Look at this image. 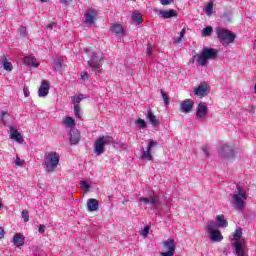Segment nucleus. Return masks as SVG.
Listing matches in <instances>:
<instances>
[{
    "label": "nucleus",
    "mask_w": 256,
    "mask_h": 256,
    "mask_svg": "<svg viewBox=\"0 0 256 256\" xmlns=\"http://www.w3.org/2000/svg\"><path fill=\"white\" fill-rule=\"evenodd\" d=\"M230 204L236 211H243L245 209L246 201L248 199L247 189L241 185H237L236 189L230 194Z\"/></svg>",
    "instance_id": "f257e3e1"
},
{
    "label": "nucleus",
    "mask_w": 256,
    "mask_h": 256,
    "mask_svg": "<svg viewBox=\"0 0 256 256\" xmlns=\"http://www.w3.org/2000/svg\"><path fill=\"white\" fill-rule=\"evenodd\" d=\"M90 60L87 61L88 71L95 73L96 77H100L103 71V61L105 59V54L101 51L89 53Z\"/></svg>",
    "instance_id": "f03ea898"
},
{
    "label": "nucleus",
    "mask_w": 256,
    "mask_h": 256,
    "mask_svg": "<svg viewBox=\"0 0 256 256\" xmlns=\"http://www.w3.org/2000/svg\"><path fill=\"white\" fill-rule=\"evenodd\" d=\"M243 235L242 228H236L235 233L233 234L234 243L232 244V251L236 256H247V246L245 242L239 241Z\"/></svg>",
    "instance_id": "7ed1b4c3"
},
{
    "label": "nucleus",
    "mask_w": 256,
    "mask_h": 256,
    "mask_svg": "<svg viewBox=\"0 0 256 256\" xmlns=\"http://www.w3.org/2000/svg\"><path fill=\"white\" fill-rule=\"evenodd\" d=\"M140 203H146V205H151V209L156 213V215H163V201H161V196L157 194H153L149 198L141 197L139 198Z\"/></svg>",
    "instance_id": "20e7f679"
},
{
    "label": "nucleus",
    "mask_w": 256,
    "mask_h": 256,
    "mask_svg": "<svg viewBox=\"0 0 256 256\" xmlns=\"http://www.w3.org/2000/svg\"><path fill=\"white\" fill-rule=\"evenodd\" d=\"M60 156L57 152H49L44 156V169L47 173H54L59 167Z\"/></svg>",
    "instance_id": "39448f33"
},
{
    "label": "nucleus",
    "mask_w": 256,
    "mask_h": 256,
    "mask_svg": "<svg viewBox=\"0 0 256 256\" xmlns=\"http://www.w3.org/2000/svg\"><path fill=\"white\" fill-rule=\"evenodd\" d=\"M216 35L221 45H223V47H229L231 43H234L236 37L235 33L223 27L216 28Z\"/></svg>",
    "instance_id": "423d86ee"
},
{
    "label": "nucleus",
    "mask_w": 256,
    "mask_h": 256,
    "mask_svg": "<svg viewBox=\"0 0 256 256\" xmlns=\"http://www.w3.org/2000/svg\"><path fill=\"white\" fill-rule=\"evenodd\" d=\"M219 52L215 48H203L202 52L196 59L197 67L207 66L209 59H217Z\"/></svg>",
    "instance_id": "0eeeda50"
},
{
    "label": "nucleus",
    "mask_w": 256,
    "mask_h": 256,
    "mask_svg": "<svg viewBox=\"0 0 256 256\" xmlns=\"http://www.w3.org/2000/svg\"><path fill=\"white\" fill-rule=\"evenodd\" d=\"M113 143V137L101 136L94 143V153L100 156L105 153V145H111Z\"/></svg>",
    "instance_id": "6e6552de"
},
{
    "label": "nucleus",
    "mask_w": 256,
    "mask_h": 256,
    "mask_svg": "<svg viewBox=\"0 0 256 256\" xmlns=\"http://www.w3.org/2000/svg\"><path fill=\"white\" fill-rule=\"evenodd\" d=\"M206 233H208L209 238L214 243H219L220 241H223V235L219 231V228H217V224L213 221L208 222L206 226Z\"/></svg>",
    "instance_id": "1a4fd4ad"
},
{
    "label": "nucleus",
    "mask_w": 256,
    "mask_h": 256,
    "mask_svg": "<svg viewBox=\"0 0 256 256\" xmlns=\"http://www.w3.org/2000/svg\"><path fill=\"white\" fill-rule=\"evenodd\" d=\"M157 145H159V142L155 140H149L146 150L142 148L141 159H146V161H153V155L151 154V149L153 147H157Z\"/></svg>",
    "instance_id": "9d476101"
},
{
    "label": "nucleus",
    "mask_w": 256,
    "mask_h": 256,
    "mask_svg": "<svg viewBox=\"0 0 256 256\" xmlns=\"http://www.w3.org/2000/svg\"><path fill=\"white\" fill-rule=\"evenodd\" d=\"M218 155L221 159H233V157H235V150L233 147L224 144L219 150Z\"/></svg>",
    "instance_id": "9b49d317"
},
{
    "label": "nucleus",
    "mask_w": 256,
    "mask_h": 256,
    "mask_svg": "<svg viewBox=\"0 0 256 256\" xmlns=\"http://www.w3.org/2000/svg\"><path fill=\"white\" fill-rule=\"evenodd\" d=\"M208 113H209V107H207V103L200 102L197 106V111H196L197 119H205Z\"/></svg>",
    "instance_id": "f8f14e48"
},
{
    "label": "nucleus",
    "mask_w": 256,
    "mask_h": 256,
    "mask_svg": "<svg viewBox=\"0 0 256 256\" xmlns=\"http://www.w3.org/2000/svg\"><path fill=\"white\" fill-rule=\"evenodd\" d=\"M111 32L113 33V35L121 39V37H125L126 29L125 27H123V25L119 23H114L112 24Z\"/></svg>",
    "instance_id": "ddd939ff"
},
{
    "label": "nucleus",
    "mask_w": 256,
    "mask_h": 256,
    "mask_svg": "<svg viewBox=\"0 0 256 256\" xmlns=\"http://www.w3.org/2000/svg\"><path fill=\"white\" fill-rule=\"evenodd\" d=\"M207 93H209V86L205 83L200 84L194 90V95H196V97H200V99H203V97H207Z\"/></svg>",
    "instance_id": "4468645a"
},
{
    "label": "nucleus",
    "mask_w": 256,
    "mask_h": 256,
    "mask_svg": "<svg viewBox=\"0 0 256 256\" xmlns=\"http://www.w3.org/2000/svg\"><path fill=\"white\" fill-rule=\"evenodd\" d=\"M193 105H195V102L191 99H186L182 101L180 104L181 113H191V111L193 110Z\"/></svg>",
    "instance_id": "2eb2a0df"
},
{
    "label": "nucleus",
    "mask_w": 256,
    "mask_h": 256,
    "mask_svg": "<svg viewBox=\"0 0 256 256\" xmlns=\"http://www.w3.org/2000/svg\"><path fill=\"white\" fill-rule=\"evenodd\" d=\"M49 89H51V84L49 81L43 80L38 90V96L47 97L49 95Z\"/></svg>",
    "instance_id": "dca6fc26"
},
{
    "label": "nucleus",
    "mask_w": 256,
    "mask_h": 256,
    "mask_svg": "<svg viewBox=\"0 0 256 256\" xmlns=\"http://www.w3.org/2000/svg\"><path fill=\"white\" fill-rule=\"evenodd\" d=\"M97 10L89 9L85 13L86 25H93L97 19Z\"/></svg>",
    "instance_id": "f3484780"
},
{
    "label": "nucleus",
    "mask_w": 256,
    "mask_h": 256,
    "mask_svg": "<svg viewBox=\"0 0 256 256\" xmlns=\"http://www.w3.org/2000/svg\"><path fill=\"white\" fill-rule=\"evenodd\" d=\"M81 141V134L76 128L70 130V145H78Z\"/></svg>",
    "instance_id": "a211bd4d"
},
{
    "label": "nucleus",
    "mask_w": 256,
    "mask_h": 256,
    "mask_svg": "<svg viewBox=\"0 0 256 256\" xmlns=\"http://www.w3.org/2000/svg\"><path fill=\"white\" fill-rule=\"evenodd\" d=\"M10 139H13V141H16V143H23V135L15 129V127L10 126Z\"/></svg>",
    "instance_id": "6ab92c4d"
},
{
    "label": "nucleus",
    "mask_w": 256,
    "mask_h": 256,
    "mask_svg": "<svg viewBox=\"0 0 256 256\" xmlns=\"http://www.w3.org/2000/svg\"><path fill=\"white\" fill-rule=\"evenodd\" d=\"M158 15L161 19H171V17H177V11L170 9V10H160Z\"/></svg>",
    "instance_id": "aec40b11"
},
{
    "label": "nucleus",
    "mask_w": 256,
    "mask_h": 256,
    "mask_svg": "<svg viewBox=\"0 0 256 256\" xmlns=\"http://www.w3.org/2000/svg\"><path fill=\"white\" fill-rule=\"evenodd\" d=\"M86 206H87L88 211H90V212L98 211L99 201L95 198H90L87 200Z\"/></svg>",
    "instance_id": "412c9836"
},
{
    "label": "nucleus",
    "mask_w": 256,
    "mask_h": 256,
    "mask_svg": "<svg viewBox=\"0 0 256 256\" xmlns=\"http://www.w3.org/2000/svg\"><path fill=\"white\" fill-rule=\"evenodd\" d=\"M25 65H28V67H39V62H37V58L33 55L26 56L24 58Z\"/></svg>",
    "instance_id": "4be33fe9"
},
{
    "label": "nucleus",
    "mask_w": 256,
    "mask_h": 256,
    "mask_svg": "<svg viewBox=\"0 0 256 256\" xmlns=\"http://www.w3.org/2000/svg\"><path fill=\"white\" fill-rule=\"evenodd\" d=\"M12 243L15 245V247H23V245H25V237L17 233L14 235Z\"/></svg>",
    "instance_id": "5701e85b"
},
{
    "label": "nucleus",
    "mask_w": 256,
    "mask_h": 256,
    "mask_svg": "<svg viewBox=\"0 0 256 256\" xmlns=\"http://www.w3.org/2000/svg\"><path fill=\"white\" fill-rule=\"evenodd\" d=\"M164 249H166L167 253L175 254V240L168 239L163 243Z\"/></svg>",
    "instance_id": "b1692460"
},
{
    "label": "nucleus",
    "mask_w": 256,
    "mask_h": 256,
    "mask_svg": "<svg viewBox=\"0 0 256 256\" xmlns=\"http://www.w3.org/2000/svg\"><path fill=\"white\" fill-rule=\"evenodd\" d=\"M146 118L148 119L149 123H151L152 127L159 126V120L157 119V116L151 112V110L147 111Z\"/></svg>",
    "instance_id": "393cba45"
},
{
    "label": "nucleus",
    "mask_w": 256,
    "mask_h": 256,
    "mask_svg": "<svg viewBox=\"0 0 256 256\" xmlns=\"http://www.w3.org/2000/svg\"><path fill=\"white\" fill-rule=\"evenodd\" d=\"M215 224L216 229H219V227H227V225H229L224 215H217Z\"/></svg>",
    "instance_id": "a878e982"
},
{
    "label": "nucleus",
    "mask_w": 256,
    "mask_h": 256,
    "mask_svg": "<svg viewBox=\"0 0 256 256\" xmlns=\"http://www.w3.org/2000/svg\"><path fill=\"white\" fill-rule=\"evenodd\" d=\"M63 123L66 127H69L70 129H75V119H73L69 116H66L63 119Z\"/></svg>",
    "instance_id": "bb28decb"
},
{
    "label": "nucleus",
    "mask_w": 256,
    "mask_h": 256,
    "mask_svg": "<svg viewBox=\"0 0 256 256\" xmlns=\"http://www.w3.org/2000/svg\"><path fill=\"white\" fill-rule=\"evenodd\" d=\"M2 67L4 71H7L8 73H11V71H13V64L7 61V58L2 59Z\"/></svg>",
    "instance_id": "cd10ccee"
},
{
    "label": "nucleus",
    "mask_w": 256,
    "mask_h": 256,
    "mask_svg": "<svg viewBox=\"0 0 256 256\" xmlns=\"http://www.w3.org/2000/svg\"><path fill=\"white\" fill-rule=\"evenodd\" d=\"M132 21L138 25H141V23H143V15L139 12H134L132 14Z\"/></svg>",
    "instance_id": "c85d7f7f"
},
{
    "label": "nucleus",
    "mask_w": 256,
    "mask_h": 256,
    "mask_svg": "<svg viewBox=\"0 0 256 256\" xmlns=\"http://www.w3.org/2000/svg\"><path fill=\"white\" fill-rule=\"evenodd\" d=\"M52 67L54 69V71H61V69L63 68V63L61 62L60 59H54L53 63H52Z\"/></svg>",
    "instance_id": "c756f323"
},
{
    "label": "nucleus",
    "mask_w": 256,
    "mask_h": 256,
    "mask_svg": "<svg viewBox=\"0 0 256 256\" xmlns=\"http://www.w3.org/2000/svg\"><path fill=\"white\" fill-rule=\"evenodd\" d=\"M85 99V96L83 94H79L72 97V103L74 106L79 105L83 100Z\"/></svg>",
    "instance_id": "7c9ffc66"
},
{
    "label": "nucleus",
    "mask_w": 256,
    "mask_h": 256,
    "mask_svg": "<svg viewBox=\"0 0 256 256\" xmlns=\"http://www.w3.org/2000/svg\"><path fill=\"white\" fill-rule=\"evenodd\" d=\"M204 11L208 17H211L213 15V2H209L205 7Z\"/></svg>",
    "instance_id": "2f4dec72"
},
{
    "label": "nucleus",
    "mask_w": 256,
    "mask_h": 256,
    "mask_svg": "<svg viewBox=\"0 0 256 256\" xmlns=\"http://www.w3.org/2000/svg\"><path fill=\"white\" fill-rule=\"evenodd\" d=\"M80 187H81V189H83V191H85V193H87L89 191L91 185H89V182H87L85 180H81Z\"/></svg>",
    "instance_id": "473e14b6"
},
{
    "label": "nucleus",
    "mask_w": 256,
    "mask_h": 256,
    "mask_svg": "<svg viewBox=\"0 0 256 256\" xmlns=\"http://www.w3.org/2000/svg\"><path fill=\"white\" fill-rule=\"evenodd\" d=\"M213 33V28L211 26H207L202 30L203 37H209Z\"/></svg>",
    "instance_id": "72a5a7b5"
},
{
    "label": "nucleus",
    "mask_w": 256,
    "mask_h": 256,
    "mask_svg": "<svg viewBox=\"0 0 256 256\" xmlns=\"http://www.w3.org/2000/svg\"><path fill=\"white\" fill-rule=\"evenodd\" d=\"M136 125H138V127L140 129H146L147 128V122H145V120L139 118L136 120Z\"/></svg>",
    "instance_id": "f704fd0d"
},
{
    "label": "nucleus",
    "mask_w": 256,
    "mask_h": 256,
    "mask_svg": "<svg viewBox=\"0 0 256 256\" xmlns=\"http://www.w3.org/2000/svg\"><path fill=\"white\" fill-rule=\"evenodd\" d=\"M0 115H1V117H0V121H2V123L4 124V125H7V117H9V113H7V112H5V111H0Z\"/></svg>",
    "instance_id": "c9c22d12"
},
{
    "label": "nucleus",
    "mask_w": 256,
    "mask_h": 256,
    "mask_svg": "<svg viewBox=\"0 0 256 256\" xmlns=\"http://www.w3.org/2000/svg\"><path fill=\"white\" fill-rule=\"evenodd\" d=\"M74 115L76 119H81V107L79 105L74 106Z\"/></svg>",
    "instance_id": "e433bc0d"
},
{
    "label": "nucleus",
    "mask_w": 256,
    "mask_h": 256,
    "mask_svg": "<svg viewBox=\"0 0 256 256\" xmlns=\"http://www.w3.org/2000/svg\"><path fill=\"white\" fill-rule=\"evenodd\" d=\"M21 217L24 220V223H29V211L23 210L21 213Z\"/></svg>",
    "instance_id": "4c0bfd02"
},
{
    "label": "nucleus",
    "mask_w": 256,
    "mask_h": 256,
    "mask_svg": "<svg viewBox=\"0 0 256 256\" xmlns=\"http://www.w3.org/2000/svg\"><path fill=\"white\" fill-rule=\"evenodd\" d=\"M160 93L162 95V99H163L165 105H168L169 104V97L167 96V93H165V91H163V90H160Z\"/></svg>",
    "instance_id": "58836bf2"
},
{
    "label": "nucleus",
    "mask_w": 256,
    "mask_h": 256,
    "mask_svg": "<svg viewBox=\"0 0 256 256\" xmlns=\"http://www.w3.org/2000/svg\"><path fill=\"white\" fill-rule=\"evenodd\" d=\"M164 203H165L166 207H168V208L171 207V205H172V203H173V198H171V197H165Z\"/></svg>",
    "instance_id": "ea45409f"
},
{
    "label": "nucleus",
    "mask_w": 256,
    "mask_h": 256,
    "mask_svg": "<svg viewBox=\"0 0 256 256\" xmlns=\"http://www.w3.org/2000/svg\"><path fill=\"white\" fill-rule=\"evenodd\" d=\"M80 78L82 81H88L89 80V74L86 71L81 72Z\"/></svg>",
    "instance_id": "a19ab883"
},
{
    "label": "nucleus",
    "mask_w": 256,
    "mask_h": 256,
    "mask_svg": "<svg viewBox=\"0 0 256 256\" xmlns=\"http://www.w3.org/2000/svg\"><path fill=\"white\" fill-rule=\"evenodd\" d=\"M14 163L17 167H22L23 166V161H21V158H19V156H16V159H15Z\"/></svg>",
    "instance_id": "79ce46f5"
},
{
    "label": "nucleus",
    "mask_w": 256,
    "mask_h": 256,
    "mask_svg": "<svg viewBox=\"0 0 256 256\" xmlns=\"http://www.w3.org/2000/svg\"><path fill=\"white\" fill-rule=\"evenodd\" d=\"M73 0H60L61 5H63L64 7H69V5H71V2Z\"/></svg>",
    "instance_id": "37998d69"
},
{
    "label": "nucleus",
    "mask_w": 256,
    "mask_h": 256,
    "mask_svg": "<svg viewBox=\"0 0 256 256\" xmlns=\"http://www.w3.org/2000/svg\"><path fill=\"white\" fill-rule=\"evenodd\" d=\"M46 229H47V227L45 225L40 224L39 228H38V232L41 233V235H43L45 233Z\"/></svg>",
    "instance_id": "c03bdc74"
},
{
    "label": "nucleus",
    "mask_w": 256,
    "mask_h": 256,
    "mask_svg": "<svg viewBox=\"0 0 256 256\" xmlns=\"http://www.w3.org/2000/svg\"><path fill=\"white\" fill-rule=\"evenodd\" d=\"M141 235L143 237H147L149 235V227H145L142 232H141Z\"/></svg>",
    "instance_id": "a18cd8bd"
},
{
    "label": "nucleus",
    "mask_w": 256,
    "mask_h": 256,
    "mask_svg": "<svg viewBox=\"0 0 256 256\" xmlns=\"http://www.w3.org/2000/svg\"><path fill=\"white\" fill-rule=\"evenodd\" d=\"M146 53H147V55L153 54V46H151V44H148Z\"/></svg>",
    "instance_id": "49530a36"
},
{
    "label": "nucleus",
    "mask_w": 256,
    "mask_h": 256,
    "mask_svg": "<svg viewBox=\"0 0 256 256\" xmlns=\"http://www.w3.org/2000/svg\"><path fill=\"white\" fill-rule=\"evenodd\" d=\"M173 0H160L161 5L167 6L171 5Z\"/></svg>",
    "instance_id": "de8ad7c7"
},
{
    "label": "nucleus",
    "mask_w": 256,
    "mask_h": 256,
    "mask_svg": "<svg viewBox=\"0 0 256 256\" xmlns=\"http://www.w3.org/2000/svg\"><path fill=\"white\" fill-rule=\"evenodd\" d=\"M202 151L205 157H209V150L207 149V146L202 147Z\"/></svg>",
    "instance_id": "09e8293b"
},
{
    "label": "nucleus",
    "mask_w": 256,
    "mask_h": 256,
    "mask_svg": "<svg viewBox=\"0 0 256 256\" xmlns=\"http://www.w3.org/2000/svg\"><path fill=\"white\" fill-rule=\"evenodd\" d=\"M25 33H27V28L21 27V28H20V35H21L22 37H25Z\"/></svg>",
    "instance_id": "8fccbe9b"
},
{
    "label": "nucleus",
    "mask_w": 256,
    "mask_h": 256,
    "mask_svg": "<svg viewBox=\"0 0 256 256\" xmlns=\"http://www.w3.org/2000/svg\"><path fill=\"white\" fill-rule=\"evenodd\" d=\"M230 249H231V248H229V247H225V248L223 249V254L226 255V256L229 255Z\"/></svg>",
    "instance_id": "3c124183"
},
{
    "label": "nucleus",
    "mask_w": 256,
    "mask_h": 256,
    "mask_svg": "<svg viewBox=\"0 0 256 256\" xmlns=\"http://www.w3.org/2000/svg\"><path fill=\"white\" fill-rule=\"evenodd\" d=\"M185 33H187V31L185 30V28H183L181 31H180V36L181 39H183L185 37Z\"/></svg>",
    "instance_id": "603ef678"
},
{
    "label": "nucleus",
    "mask_w": 256,
    "mask_h": 256,
    "mask_svg": "<svg viewBox=\"0 0 256 256\" xmlns=\"http://www.w3.org/2000/svg\"><path fill=\"white\" fill-rule=\"evenodd\" d=\"M23 93H24L25 97H28L29 96V89L27 87H24L23 88Z\"/></svg>",
    "instance_id": "864d4df0"
},
{
    "label": "nucleus",
    "mask_w": 256,
    "mask_h": 256,
    "mask_svg": "<svg viewBox=\"0 0 256 256\" xmlns=\"http://www.w3.org/2000/svg\"><path fill=\"white\" fill-rule=\"evenodd\" d=\"M161 256H174L175 254L171 253V252H161L160 254Z\"/></svg>",
    "instance_id": "5fc2aeb1"
},
{
    "label": "nucleus",
    "mask_w": 256,
    "mask_h": 256,
    "mask_svg": "<svg viewBox=\"0 0 256 256\" xmlns=\"http://www.w3.org/2000/svg\"><path fill=\"white\" fill-rule=\"evenodd\" d=\"M5 237V230L3 228H0V239H3Z\"/></svg>",
    "instance_id": "6e6d98bb"
},
{
    "label": "nucleus",
    "mask_w": 256,
    "mask_h": 256,
    "mask_svg": "<svg viewBox=\"0 0 256 256\" xmlns=\"http://www.w3.org/2000/svg\"><path fill=\"white\" fill-rule=\"evenodd\" d=\"M181 39H183V38L178 37V38L174 39V43H175L176 45L179 44V43H181Z\"/></svg>",
    "instance_id": "4d7b16f0"
},
{
    "label": "nucleus",
    "mask_w": 256,
    "mask_h": 256,
    "mask_svg": "<svg viewBox=\"0 0 256 256\" xmlns=\"http://www.w3.org/2000/svg\"><path fill=\"white\" fill-rule=\"evenodd\" d=\"M53 27H55V23L51 22L50 24L47 25L48 29H53Z\"/></svg>",
    "instance_id": "13d9d810"
},
{
    "label": "nucleus",
    "mask_w": 256,
    "mask_h": 256,
    "mask_svg": "<svg viewBox=\"0 0 256 256\" xmlns=\"http://www.w3.org/2000/svg\"><path fill=\"white\" fill-rule=\"evenodd\" d=\"M195 59H197V55H193L190 59V63H195Z\"/></svg>",
    "instance_id": "bf43d9fd"
},
{
    "label": "nucleus",
    "mask_w": 256,
    "mask_h": 256,
    "mask_svg": "<svg viewBox=\"0 0 256 256\" xmlns=\"http://www.w3.org/2000/svg\"><path fill=\"white\" fill-rule=\"evenodd\" d=\"M41 3H47L48 0H40Z\"/></svg>",
    "instance_id": "052dcab7"
}]
</instances>
